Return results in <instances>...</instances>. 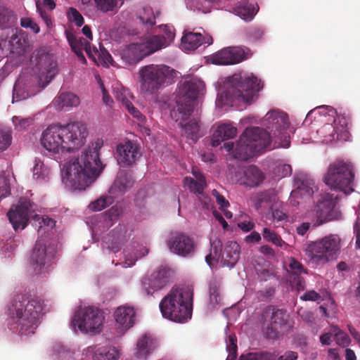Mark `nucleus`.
Instances as JSON below:
<instances>
[{
	"label": "nucleus",
	"mask_w": 360,
	"mask_h": 360,
	"mask_svg": "<svg viewBox=\"0 0 360 360\" xmlns=\"http://www.w3.org/2000/svg\"><path fill=\"white\" fill-rule=\"evenodd\" d=\"M204 88V82L198 78L185 80L179 88L176 106L171 112V117L175 121L190 117L193 110L194 101Z\"/></svg>",
	"instance_id": "nucleus-9"
},
{
	"label": "nucleus",
	"mask_w": 360,
	"mask_h": 360,
	"mask_svg": "<svg viewBox=\"0 0 360 360\" xmlns=\"http://www.w3.org/2000/svg\"><path fill=\"white\" fill-rule=\"evenodd\" d=\"M12 122L15 130L18 131H25L33 124L34 119L32 117H24L20 115H15L12 117Z\"/></svg>",
	"instance_id": "nucleus-39"
},
{
	"label": "nucleus",
	"mask_w": 360,
	"mask_h": 360,
	"mask_svg": "<svg viewBox=\"0 0 360 360\" xmlns=\"http://www.w3.org/2000/svg\"><path fill=\"white\" fill-rule=\"evenodd\" d=\"M212 195L215 198L217 204L219 205L220 210H224L229 207L230 204L226 198L221 195L216 189H213L212 191Z\"/></svg>",
	"instance_id": "nucleus-59"
},
{
	"label": "nucleus",
	"mask_w": 360,
	"mask_h": 360,
	"mask_svg": "<svg viewBox=\"0 0 360 360\" xmlns=\"http://www.w3.org/2000/svg\"><path fill=\"white\" fill-rule=\"evenodd\" d=\"M113 316L120 332H126L136 323V313L133 307L120 306L115 310Z\"/></svg>",
	"instance_id": "nucleus-25"
},
{
	"label": "nucleus",
	"mask_w": 360,
	"mask_h": 360,
	"mask_svg": "<svg viewBox=\"0 0 360 360\" xmlns=\"http://www.w3.org/2000/svg\"><path fill=\"white\" fill-rule=\"evenodd\" d=\"M337 197L326 193L321 195L312 211L311 221L314 227L319 226L335 218V207Z\"/></svg>",
	"instance_id": "nucleus-16"
},
{
	"label": "nucleus",
	"mask_w": 360,
	"mask_h": 360,
	"mask_svg": "<svg viewBox=\"0 0 360 360\" xmlns=\"http://www.w3.org/2000/svg\"><path fill=\"white\" fill-rule=\"evenodd\" d=\"M55 256L56 250L53 248L37 242L30 257V263L36 273H44L49 271Z\"/></svg>",
	"instance_id": "nucleus-17"
},
{
	"label": "nucleus",
	"mask_w": 360,
	"mask_h": 360,
	"mask_svg": "<svg viewBox=\"0 0 360 360\" xmlns=\"http://www.w3.org/2000/svg\"><path fill=\"white\" fill-rule=\"evenodd\" d=\"M93 53L96 58V64H108L112 60L110 54L105 49L99 51L95 46L93 47Z\"/></svg>",
	"instance_id": "nucleus-49"
},
{
	"label": "nucleus",
	"mask_w": 360,
	"mask_h": 360,
	"mask_svg": "<svg viewBox=\"0 0 360 360\" xmlns=\"http://www.w3.org/2000/svg\"><path fill=\"white\" fill-rule=\"evenodd\" d=\"M202 44V35L197 32L184 33L181 38V47L187 51H193Z\"/></svg>",
	"instance_id": "nucleus-35"
},
{
	"label": "nucleus",
	"mask_w": 360,
	"mask_h": 360,
	"mask_svg": "<svg viewBox=\"0 0 360 360\" xmlns=\"http://www.w3.org/2000/svg\"><path fill=\"white\" fill-rule=\"evenodd\" d=\"M300 298L304 301H317L321 299V295L315 290H309L303 294Z\"/></svg>",
	"instance_id": "nucleus-64"
},
{
	"label": "nucleus",
	"mask_w": 360,
	"mask_h": 360,
	"mask_svg": "<svg viewBox=\"0 0 360 360\" xmlns=\"http://www.w3.org/2000/svg\"><path fill=\"white\" fill-rule=\"evenodd\" d=\"M288 318L285 310L273 305L267 306L262 314V322L266 338L276 339L287 330L290 328Z\"/></svg>",
	"instance_id": "nucleus-11"
},
{
	"label": "nucleus",
	"mask_w": 360,
	"mask_h": 360,
	"mask_svg": "<svg viewBox=\"0 0 360 360\" xmlns=\"http://www.w3.org/2000/svg\"><path fill=\"white\" fill-rule=\"evenodd\" d=\"M223 147L228 152L233 151L234 158L246 161L270 147V136L262 128H247L236 146L233 142H226Z\"/></svg>",
	"instance_id": "nucleus-4"
},
{
	"label": "nucleus",
	"mask_w": 360,
	"mask_h": 360,
	"mask_svg": "<svg viewBox=\"0 0 360 360\" xmlns=\"http://www.w3.org/2000/svg\"><path fill=\"white\" fill-rule=\"evenodd\" d=\"M162 30L165 33V36L164 35H154L153 36V37H158L164 39L165 44L161 47V49L162 48L167 47L174 38V32L172 30V28L171 27H169L167 25H164Z\"/></svg>",
	"instance_id": "nucleus-57"
},
{
	"label": "nucleus",
	"mask_w": 360,
	"mask_h": 360,
	"mask_svg": "<svg viewBox=\"0 0 360 360\" xmlns=\"http://www.w3.org/2000/svg\"><path fill=\"white\" fill-rule=\"evenodd\" d=\"M291 283L292 285L295 288L297 291H302L305 289V281L301 276H293Z\"/></svg>",
	"instance_id": "nucleus-63"
},
{
	"label": "nucleus",
	"mask_w": 360,
	"mask_h": 360,
	"mask_svg": "<svg viewBox=\"0 0 360 360\" xmlns=\"http://www.w3.org/2000/svg\"><path fill=\"white\" fill-rule=\"evenodd\" d=\"M42 310L40 300L16 295L8 307L11 329L22 335L34 333L39 323Z\"/></svg>",
	"instance_id": "nucleus-3"
},
{
	"label": "nucleus",
	"mask_w": 360,
	"mask_h": 360,
	"mask_svg": "<svg viewBox=\"0 0 360 360\" xmlns=\"http://www.w3.org/2000/svg\"><path fill=\"white\" fill-rule=\"evenodd\" d=\"M67 17L69 21L74 22L77 27H81L84 20L82 14L73 7L68 8L67 11Z\"/></svg>",
	"instance_id": "nucleus-48"
},
{
	"label": "nucleus",
	"mask_w": 360,
	"mask_h": 360,
	"mask_svg": "<svg viewBox=\"0 0 360 360\" xmlns=\"http://www.w3.org/2000/svg\"><path fill=\"white\" fill-rule=\"evenodd\" d=\"M113 202V199L110 196H102L100 198L91 202L89 208L94 212L101 211L110 205Z\"/></svg>",
	"instance_id": "nucleus-44"
},
{
	"label": "nucleus",
	"mask_w": 360,
	"mask_h": 360,
	"mask_svg": "<svg viewBox=\"0 0 360 360\" xmlns=\"http://www.w3.org/2000/svg\"><path fill=\"white\" fill-rule=\"evenodd\" d=\"M104 319L103 312L101 309L89 306L78 309L72 322L82 332L96 334L101 332Z\"/></svg>",
	"instance_id": "nucleus-12"
},
{
	"label": "nucleus",
	"mask_w": 360,
	"mask_h": 360,
	"mask_svg": "<svg viewBox=\"0 0 360 360\" xmlns=\"http://www.w3.org/2000/svg\"><path fill=\"white\" fill-rule=\"evenodd\" d=\"M167 243L169 250L179 256L187 257L193 255L195 253V240L186 233L182 232L173 233Z\"/></svg>",
	"instance_id": "nucleus-18"
},
{
	"label": "nucleus",
	"mask_w": 360,
	"mask_h": 360,
	"mask_svg": "<svg viewBox=\"0 0 360 360\" xmlns=\"http://www.w3.org/2000/svg\"><path fill=\"white\" fill-rule=\"evenodd\" d=\"M125 240V235L123 233L122 228L116 229L104 237L103 248H106L113 252H117L120 250Z\"/></svg>",
	"instance_id": "nucleus-28"
},
{
	"label": "nucleus",
	"mask_w": 360,
	"mask_h": 360,
	"mask_svg": "<svg viewBox=\"0 0 360 360\" xmlns=\"http://www.w3.org/2000/svg\"><path fill=\"white\" fill-rule=\"evenodd\" d=\"M20 25L22 27L25 28L30 27L34 33L39 32L40 29L39 25L33 22L30 18H22L20 20Z\"/></svg>",
	"instance_id": "nucleus-62"
},
{
	"label": "nucleus",
	"mask_w": 360,
	"mask_h": 360,
	"mask_svg": "<svg viewBox=\"0 0 360 360\" xmlns=\"http://www.w3.org/2000/svg\"><path fill=\"white\" fill-rule=\"evenodd\" d=\"M155 340L148 335H142L136 342L134 355L138 359H146L155 349Z\"/></svg>",
	"instance_id": "nucleus-29"
},
{
	"label": "nucleus",
	"mask_w": 360,
	"mask_h": 360,
	"mask_svg": "<svg viewBox=\"0 0 360 360\" xmlns=\"http://www.w3.org/2000/svg\"><path fill=\"white\" fill-rule=\"evenodd\" d=\"M240 360H276V354L271 352H250L241 355Z\"/></svg>",
	"instance_id": "nucleus-42"
},
{
	"label": "nucleus",
	"mask_w": 360,
	"mask_h": 360,
	"mask_svg": "<svg viewBox=\"0 0 360 360\" xmlns=\"http://www.w3.org/2000/svg\"><path fill=\"white\" fill-rule=\"evenodd\" d=\"M171 271L161 268L142 281V288L147 295H152L165 287L171 281Z\"/></svg>",
	"instance_id": "nucleus-22"
},
{
	"label": "nucleus",
	"mask_w": 360,
	"mask_h": 360,
	"mask_svg": "<svg viewBox=\"0 0 360 360\" xmlns=\"http://www.w3.org/2000/svg\"><path fill=\"white\" fill-rule=\"evenodd\" d=\"M354 168L349 162L337 160L331 162L323 180L331 189L348 195L354 191Z\"/></svg>",
	"instance_id": "nucleus-8"
},
{
	"label": "nucleus",
	"mask_w": 360,
	"mask_h": 360,
	"mask_svg": "<svg viewBox=\"0 0 360 360\" xmlns=\"http://www.w3.org/2000/svg\"><path fill=\"white\" fill-rule=\"evenodd\" d=\"M165 41L158 37H150L144 42L131 44L121 53V58L127 65H134L143 58L161 49Z\"/></svg>",
	"instance_id": "nucleus-14"
},
{
	"label": "nucleus",
	"mask_w": 360,
	"mask_h": 360,
	"mask_svg": "<svg viewBox=\"0 0 360 360\" xmlns=\"http://www.w3.org/2000/svg\"><path fill=\"white\" fill-rule=\"evenodd\" d=\"M37 10L41 18L43 19L48 27L52 25V21L49 15L46 13V11L44 10L39 1L36 3Z\"/></svg>",
	"instance_id": "nucleus-61"
},
{
	"label": "nucleus",
	"mask_w": 360,
	"mask_h": 360,
	"mask_svg": "<svg viewBox=\"0 0 360 360\" xmlns=\"http://www.w3.org/2000/svg\"><path fill=\"white\" fill-rule=\"evenodd\" d=\"M237 134V129L229 124H221L212 134V146H218L223 141L232 139Z\"/></svg>",
	"instance_id": "nucleus-27"
},
{
	"label": "nucleus",
	"mask_w": 360,
	"mask_h": 360,
	"mask_svg": "<svg viewBox=\"0 0 360 360\" xmlns=\"http://www.w3.org/2000/svg\"><path fill=\"white\" fill-rule=\"evenodd\" d=\"M176 71L164 64H150L139 70L140 91L145 96L155 94L174 82Z\"/></svg>",
	"instance_id": "nucleus-7"
},
{
	"label": "nucleus",
	"mask_w": 360,
	"mask_h": 360,
	"mask_svg": "<svg viewBox=\"0 0 360 360\" xmlns=\"http://www.w3.org/2000/svg\"><path fill=\"white\" fill-rule=\"evenodd\" d=\"M233 12L244 20L250 21L255 15L257 10L255 3H250L249 0H242L233 7Z\"/></svg>",
	"instance_id": "nucleus-32"
},
{
	"label": "nucleus",
	"mask_w": 360,
	"mask_h": 360,
	"mask_svg": "<svg viewBox=\"0 0 360 360\" xmlns=\"http://www.w3.org/2000/svg\"><path fill=\"white\" fill-rule=\"evenodd\" d=\"M87 352L94 360H117L119 358L118 351L115 347L90 346Z\"/></svg>",
	"instance_id": "nucleus-30"
},
{
	"label": "nucleus",
	"mask_w": 360,
	"mask_h": 360,
	"mask_svg": "<svg viewBox=\"0 0 360 360\" xmlns=\"http://www.w3.org/2000/svg\"><path fill=\"white\" fill-rule=\"evenodd\" d=\"M11 46V51L14 52L18 49H21L25 44V39L22 36H19L17 33L13 34L8 41Z\"/></svg>",
	"instance_id": "nucleus-56"
},
{
	"label": "nucleus",
	"mask_w": 360,
	"mask_h": 360,
	"mask_svg": "<svg viewBox=\"0 0 360 360\" xmlns=\"http://www.w3.org/2000/svg\"><path fill=\"white\" fill-rule=\"evenodd\" d=\"M134 181L131 176L125 172H120L110 188V193L115 195L123 194L130 188Z\"/></svg>",
	"instance_id": "nucleus-31"
},
{
	"label": "nucleus",
	"mask_w": 360,
	"mask_h": 360,
	"mask_svg": "<svg viewBox=\"0 0 360 360\" xmlns=\"http://www.w3.org/2000/svg\"><path fill=\"white\" fill-rule=\"evenodd\" d=\"M189 117L185 120L176 121L179 122V125L181 127L183 134L190 139L193 141L198 140L200 136L199 134L200 127L198 122L195 120H191L188 122L184 124V122L187 120Z\"/></svg>",
	"instance_id": "nucleus-36"
},
{
	"label": "nucleus",
	"mask_w": 360,
	"mask_h": 360,
	"mask_svg": "<svg viewBox=\"0 0 360 360\" xmlns=\"http://www.w3.org/2000/svg\"><path fill=\"white\" fill-rule=\"evenodd\" d=\"M240 248L236 241H229L224 248L221 255V264L229 268H233L240 258Z\"/></svg>",
	"instance_id": "nucleus-26"
},
{
	"label": "nucleus",
	"mask_w": 360,
	"mask_h": 360,
	"mask_svg": "<svg viewBox=\"0 0 360 360\" xmlns=\"http://www.w3.org/2000/svg\"><path fill=\"white\" fill-rule=\"evenodd\" d=\"M219 288L220 283L218 281L214 279L210 281L209 285L210 299L213 304H217L221 302Z\"/></svg>",
	"instance_id": "nucleus-45"
},
{
	"label": "nucleus",
	"mask_w": 360,
	"mask_h": 360,
	"mask_svg": "<svg viewBox=\"0 0 360 360\" xmlns=\"http://www.w3.org/2000/svg\"><path fill=\"white\" fill-rule=\"evenodd\" d=\"M117 101H121L122 105L126 108L128 112L135 118H137L139 121L143 120V115L140 111L136 109L131 101L122 93L116 95Z\"/></svg>",
	"instance_id": "nucleus-41"
},
{
	"label": "nucleus",
	"mask_w": 360,
	"mask_h": 360,
	"mask_svg": "<svg viewBox=\"0 0 360 360\" xmlns=\"http://www.w3.org/2000/svg\"><path fill=\"white\" fill-rule=\"evenodd\" d=\"M79 98L75 94L71 92H63L55 99L54 105L56 110H61L65 107H77L79 105Z\"/></svg>",
	"instance_id": "nucleus-33"
},
{
	"label": "nucleus",
	"mask_w": 360,
	"mask_h": 360,
	"mask_svg": "<svg viewBox=\"0 0 360 360\" xmlns=\"http://www.w3.org/2000/svg\"><path fill=\"white\" fill-rule=\"evenodd\" d=\"M15 20V17L11 10L1 6L0 7V27L2 29L8 27Z\"/></svg>",
	"instance_id": "nucleus-40"
},
{
	"label": "nucleus",
	"mask_w": 360,
	"mask_h": 360,
	"mask_svg": "<svg viewBox=\"0 0 360 360\" xmlns=\"http://www.w3.org/2000/svg\"><path fill=\"white\" fill-rule=\"evenodd\" d=\"M10 194V186L7 179L0 176V198H6Z\"/></svg>",
	"instance_id": "nucleus-58"
},
{
	"label": "nucleus",
	"mask_w": 360,
	"mask_h": 360,
	"mask_svg": "<svg viewBox=\"0 0 360 360\" xmlns=\"http://www.w3.org/2000/svg\"><path fill=\"white\" fill-rule=\"evenodd\" d=\"M103 144V141L98 139L67 163L63 178L67 186L74 190H84L96 180L104 169L99 153Z\"/></svg>",
	"instance_id": "nucleus-1"
},
{
	"label": "nucleus",
	"mask_w": 360,
	"mask_h": 360,
	"mask_svg": "<svg viewBox=\"0 0 360 360\" xmlns=\"http://www.w3.org/2000/svg\"><path fill=\"white\" fill-rule=\"evenodd\" d=\"M193 174L195 179L187 176L184 179V185L186 186L191 192L199 195L202 194L206 186L205 178L199 172H193Z\"/></svg>",
	"instance_id": "nucleus-34"
},
{
	"label": "nucleus",
	"mask_w": 360,
	"mask_h": 360,
	"mask_svg": "<svg viewBox=\"0 0 360 360\" xmlns=\"http://www.w3.org/2000/svg\"><path fill=\"white\" fill-rule=\"evenodd\" d=\"M33 219L34 221L38 222L39 231L45 226L49 229H53L56 226V221L48 216L34 214Z\"/></svg>",
	"instance_id": "nucleus-50"
},
{
	"label": "nucleus",
	"mask_w": 360,
	"mask_h": 360,
	"mask_svg": "<svg viewBox=\"0 0 360 360\" xmlns=\"http://www.w3.org/2000/svg\"><path fill=\"white\" fill-rule=\"evenodd\" d=\"M262 88L261 81L252 73H236L229 78L226 89L221 94L226 103L238 102L250 103L255 94Z\"/></svg>",
	"instance_id": "nucleus-6"
},
{
	"label": "nucleus",
	"mask_w": 360,
	"mask_h": 360,
	"mask_svg": "<svg viewBox=\"0 0 360 360\" xmlns=\"http://www.w3.org/2000/svg\"><path fill=\"white\" fill-rule=\"evenodd\" d=\"M33 211V204L27 198H21L15 210L8 211L7 216L15 231L22 230L27 226Z\"/></svg>",
	"instance_id": "nucleus-20"
},
{
	"label": "nucleus",
	"mask_w": 360,
	"mask_h": 360,
	"mask_svg": "<svg viewBox=\"0 0 360 360\" xmlns=\"http://www.w3.org/2000/svg\"><path fill=\"white\" fill-rule=\"evenodd\" d=\"M238 181L250 187L259 186L264 179V173L255 165L242 167L236 173Z\"/></svg>",
	"instance_id": "nucleus-24"
},
{
	"label": "nucleus",
	"mask_w": 360,
	"mask_h": 360,
	"mask_svg": "<svg viewBox=\"0 0 360 360\" xmlns=\"http://www.w3.org/2000/svg\"><path fill=\"white\" fill-rule=\"evenodd\" d=\"M222 250V242L219 238H214L210 240V253L205 257V262L210 266L217 264Z\"/></svg>",
	"instance_id": "nucleus-37"
},
{
	"label": "nucleus",
	"mask_w": 360,
	"mask_h": 360,
	"mask_svg": "<svg viewBox=\"0 0 360 360\" xmlns=\"http://www.w3.org/2000/svg\"><path fill=\"white\" fill-rule=\"evenodd\" d=\"M49 169L39 158H35L33 165V177L36 180H45L49 176Z\"/></svg>",
	"instance_id": "nucleus-38"
},
{
	"label": "nucleus",
	"mask_w": 360,
	"mask_h": 360,
	"mask_svg": "<svg viewBox=\"0 0 360 360\" xmlns=\"http://www.w3.org/2000/svg\"><path fill=\"white\" fill-rule=\"evenodd\" d=\"M96 7L103 12L112 11L117 6V0H94Z\"/></svg>",
	"instance_id": "nucleus-53"
},
{
	"label": "nucleus",
	"mask_w": 360,
	"mask_h": 360,
	"mask_svg": "<svg viewBox=\"0 0 360 360\" xmlns=\"http://www.w3.org/2000/svg\"><path fill=\"white\" fill-rule=\"evenodd\" d=\"M273 198L274 195L271 191L260 192L255 196V205L259 207L263 203L270 202Z\"/></svg>",
	"instance_id": "nucleus-54"
},
{
	"label": "nucleus",
	"mask_w": 360,
	"mask_h": 360,
	"mask_svg": "<svg viewBox=\"0 0 360 360\" xmlns=\"http://www.w3.org/2000/svg\"><path fill=\"white\" fill-rule=\"evenodd\" d=\"M266 131L270 136V143L272 138H277L283 148L290 146L288 129L289 127L288 117L286 113L279 110H271L266 113L263 121Z\"/></svg>",
	"instance_id": "nucleus-13"
},
{
	"label": "nucleus",
	"mask_w": 360,
	"mask_h": 360,
	"mask_svg": "<svg viewBox=\"0 0 360 360\" xmlns=\"http://www.w3.org/2000/svg\"><path fill=\"white\" fill-rule=\"evenodd\" d=\"M140 20L150 27L153 26L155 24V15L151 8L146 7L143 8V15L139 17Z\"/></svg>",
	"instance_id": "nucleus-51"
},
{
	"label": "nucleus",
	"mask_w": 360,
	"mask_h": 360,
	"mask_svg": "<svg viewBox=\"0 0 360 360\" xmlns=\"http://www.w3.org/2000/svg\"><path fill=\"white\" fill-rule=\"evenodd\" d=\"M117 161L121 167H131L141 156L140 146L136 143L127 140L117 146Z\"/></svg>",
	"instance_id": "nucleus-21"
},
{
	"label": "nucleus",
	"mask_w": 360,
	"mask_h": 360,
	"mask_svg": "<svg viewBox=\"0 0 360 360\" xmlns=\"http://www.w3.org/2000/svg\"><path fill=\"white\" fill-rule=\"evenodd\" d=\"M11 131L0 127V152L5 150L11 143Z\"/></svg>",
	"instance_id": "nucleus-47"
},
{
	"label": "nucleus",
	"mask_w": 360,
	"mask_h": 360,
	"mask_svg": "<svg viewBox=\"0 0 360 360\" xmlns=\"http://www.w3.org/2000/svg\"><path fill=\"white\" fill-rule=\"evenodd\" d=\"M33 72L37 78L39 87H45L58 73V65L53 56L41 49L34 54Z\"/></svg>",
	"instance_id": "nucleus-15"
},
{
	"label": "nucleus",
	"mask_w": 360,
	"mask_h": 360,
	"mask_svg": "<svg viewBox=\"0 0 360 360\" xmlns=\"http://www.w3.org/2000/svg\"><path fill=\"white\" fill-rule=\"evenodd\" d=\"M65 34L72 50L82 63L85 64L86 63L83 50L86 51L90 59L96 63V58L93 53V49H91L90 42L87 39L82 37H77L72 31L69 30H65Z\"/></svg>",
	"instance_id": "nucleus-23"
},
{
	"label": "nucleus",
	"mask_w": 360,
	"mask_h": 360,
	"mask_svg": "<svg viewBox=\"0 0 360 360\" xmlns=\"http://www.w3.org/2000/svg\"><path fill=\"white\" fill-rule=\"evenodd\" d=\"M193 296L188 286L173 288L160 303L162 316L174 322H186L192 316Z\"/></svg>",
	"instance_id": "nucleus-5"
},
{
	"label": "nucleus",
	"mask_w": 360,
	"mask_h": 360,
	"mask_svg": "<svg viewBox=\"0 0 360 360\" xmlns=\"http://www.w3.org/2000/svg\"><path fill=\"white\" fill-rule=\"evenodd\" d=\"M288 271L292 276H301L302 274H307V270L304 267L301 262L294 257H290L288 261Z\"/></svg>",
	"instance_id": "nucleus-43"
},
{
	"label": "nucleus",
	"mask_w": 360,
	"mask_h": 360,
	"mask_svg": "<svg viewBox=\"0 0 360 360\" xmlns=\"http://www.w3.org/2000/svg\"><path fill=\"white\" fill-rule=\"evenodd\" d=\"M88 136L84 124L76 122L65 125L52 124L40 138L41 146L53 153L71 152L82 147Z\"/></svg>",
	"instance_id": "nucleus-2"
},
{
	"label": "nucleus",
	"mask_w": 360,
	"mask_h": 360,
	"mask_svg": "<svg viewBox=\"0 0 360 360\" xmlns=\"http://www.w3.org/2000/svg\"><path fill=\"white\" fill-rule=\"evenodd\" d=\"M37 10L41 18L43 19L48 27L52 25V21L49 15L46 13V11L44 10L39 1L36 3Z\"/></svg>",
	"instance_id": "nucleus-60"
},
{
	"label": "nucleus",
	"mask_w": 360,
	"mask_h": 360,
	"mask_svg": "<svg viewBox=\"0 0 360 360\" xmlns=\"http://www.w3.org/2000/svg\"><path fill=\"white\" fill-rule=\"evenodd\" d=\"M340 249V238L330 234L314 242H309L305 252L310 260L316 264H323L334 258Z\"/></svg>",
	"instance_id": "nucleus-10"
},
{
	"label": "nucleus",
	"mask_w": 360,
	"mask_h": 360,
	"mask_svg": "<svg viewBox=\"0 0 360 360\" xmlns=\"http://www.w3.org/2000/svg\"><path fill=\"white\" fill-rule=\"evenodd\" d=\"M262 235L265 240L271 242L278 247H282L283 245L285 244V242L275 231H271L268 228H264L263 229Z\"/></svg>",
	"instance_id": "nucleus-46"
},
{
	"label": "nucleus",
	"mask_w": 360,
	"mask_h": 360,
	"mask_svg": "<svg viewBox=\"0 0 360 360\" xmlns=\"http://www.w3.org/2000/svg\"><path fill=\"white\" fill-rule=\"evenodd\" d=\"M275 294V288L274 287H266L263 290H258L256 292V297L259 302H264L271 299Z\"/></svg>",
	"instance_id": "nucleus-55"
},
{
	"label": "nucleus",
	"mask_w": 360,
	"mask_h": 360,
	"mask_svg": "<svg viewBox=\"0 0 360 360\" xmlns=\"http://www.w3.org/2000/svg\"><path fill=\"white\" fill-rule=\"evenodd\" d=\"M251 55L248 48L228 47L211 56V61L217 65H233L248 59Z\"/></svg>",
	"instance_id": "nucleus-19"
},
{
	"label": "nucleus",
	"mask_w": 360,
	"mask_h": 360,
	"mask_svg": "<svg viewBox=\"0 0 360 360\" xmlns=\"http://www.w3.org/2000/svg\"><path fill=\"white\" fill-rule=\"evenodd\" d=\"M333 333L337 344L344 347L349 345L350 340L349 337L340 328L338 327H333Z\"/></svg>",
	"instance_id": "nucleus-52"
}]
</instances>
